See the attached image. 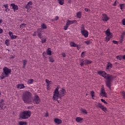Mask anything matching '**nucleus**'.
<instances>
[{
    "mask_svg": "<svg viewBox=\"0 0 125 125\" xmlns=\"http://www.w3.org/2000/svg\"><path fill=\"white\" fill-rule=\"evenodd\" d=\"M51 53H52V52L51 51V48H48L46 51V54L47 55L51 56Z\"/></svg>",
    "mask_w": 125,
    "mask_h": 125,
    "instance_id": "nucleus-23",
    "label": "nucleus"
},
{
    "mask_svg": "<svg viewBox=\"0 0 125 125\" xmlns=\"http://www.w3.org/2000/svg\"><path fill=\"white\" fill-rule=\"evenodd\" d=\"M3 6H4V8L5 9H7L8 8V4L6 3L5 4L3 5Z\"/></svg>",
    "mask_w": 125,
    "mask_h": 125,
    "instance_id": "nucleus-45",
    "label": "nucleus"
},
{
    "mask_svg": "<svg viewBox=\"0 0 125 125\" xmlns=\"http://www.w3.org/2000/svg\"><path fill=\"white\" fill-rule=\"evenodd\" d=\"M33 101L34 104H40V103L41 102V99L39 96L35 95Z\"/></svg>",
    "mask_w": 125,
    "mask_h": 125,
    "instance_id": "nucleus-10",
    "label": "nucleus"
},
{
    "mask_svg": "<svg viewBox=\"0 0 125 125\" xmlns=\"http://www.w3.org/2000/svg\"><path fill=\"white\" fill-rule=\"evenodd\" d=\"M84 65V63H83V62H81L80 64V65L81 66V67H83Z\"/></svg>",
    "mask_w": 125,
    "mask_h": 125,
    "instance_id": "nucleus-54",
    "label": "nucleus"
},
{
    "mask_svg": "<svg viewBox=\"0 0 125 125\" xmlns=\"http://www.w3.org/2000/svg\"><path fill=\"white\" fill-rule=\"evenodd\" d=\"M26 24L25 23H22L21 25H20V28L21 29H23V28H25V27H26Z\"/></svg>",
    "mask_w": 125,
    "mask_h": 125,
    "instance_id": "nucleus-39",
    "label": "nucleus"
},
{
    "mask_svg": "<svg viewBox=\"0 0 125 125\" xmlns=\"http://www.w3.org/2000/svg\"><path fill=\"white\" fill-rule=\"evenodd\" d=\"M32 5H33V2L30 1L28 2L25 7L27 9L29 8H32Z\"/></svg>",
    "mask_w": 125,
    "mask_h": 125,
    "instance_id": "nucleus-20",
    "label": "nucleus"
},
{
    "mask_svg": "<svg viewBox=\"0 0 125 125\" xmlns=\"http://www.w3.org/2000/svg\"><path fill=\"white\" fill-rule=\"evenodd\" d=\"M54 122L57 125H61L62 123V120L59 119L58 118H55L54 120Z\"/></svg>",
    "mask_w": 125,
    "mask_h": 125,
    "instance_id": "nucleus-19",
    "label": "nucleus"
},
{
    "mask_svg": "<svg viewBox=\"0 0 125 125\" xmlns=\"http://www.w3.org/2000/svg\"><path fill=\"white\" fill-rule=\"evenodd\" d=\"M77 18L81 19L82 18V12H78L76 13Z\"/></svg>",
    "mask_w": 125,
    "mask_h": 125,
    "instance_id": "nucleus-25",
    "label": "nucleus"
},
{
    "mask_svg": "<svg viewBox=\"0 0 125 125\" xmlns=\"http://www.w3.org/2000/svg\"><path fill=\"white\" fill-rule=\"evenodd\" d=\"M74 23H78V21H77L76 20H67L66 21V24L70 26V25H72V24H74Z\"/></svg>",
    "mask_w": 125,
    "mask_h": 125,
    "instance_id": "nucleus-13",
    "label": "nucleus"
},
{
    "mask_svg": "<svg viewBox=\"0 0 125 125\" xmlns=\"http://www.w3.org/2000/svg\"><path fill=\"white\" fill-rule=\"evenodd\" d=\"M8 35L10 36L11 40H15V39H17V36L13 35V32L11 31L8 32Z\"/></svg>",
    "mask_w": 125,
    "mask_h": 125,
    "instance_id": "nucleus-15",
    "label": "nucleus"
},
{
    "mask_svg": "<svg viewBox=\"0 0 125 125\" xmlns=\"http://www.w3.org/2000/svg\"><path fill=\"white\" fill-rule=\"evenodd\" d=\"M85 11H86V12H88V11H90V10H89V9L88 8H85Z\"/></svg>",
    "mask_w": 125,
    "mask_h": 125,
    "instance_id": "nucleus-56",
    "label": "nucleus"
},
{
    "mask_svg": "<svg viewBox=\"0 0 125 125\" xmlns=\"http://www.w3.org/2000/svg\"><path fill=\"white\" fill-rule=\"evenodd\" d=\"M96 107L101 109L103 111H104V112H105V113H106V111H107V108L105 107L104 105H102L101 103H97L96 104Z\"/></svg>",
    "mask_w": 125,
    "mask_h": 125,
    "instance_id": "nucleus-9",
    "label": "nucleus"
},
{
    "mask_svg": "<svg viewBox=\"0 0 125 125\" xmlns=\"http://www.w3.org/2000/svg\"><path fill=\"white\" fill-rule=\"evenodd\" d=\"M27 109H32V106H28V107H27Z\"/></svg>",
    "mask_w": 125,
    "mask_h": 125,
    "instance_id": "nucleus-61",
    "label": "nucleus"
},
{
    "mask_svg": "<svg viewBox=\"0 0 125 125\" xmlns=\"http://www.w3.org/2000/svg\"><path fill=\"white\" fill-rule=\"evenodd\" d=\"M84 43H86L87 45H89V44H91L92 43V42L90 40H88L84 42Z\"/></svg>",
    "mask_w": 125,
    "mask_h": 125,
    "instance_id": "nucleus-28",
    "label": "nucleus"
},
{
    "mask_svg": "<svg viewBox=\"0 0 125 125\" xmlns=\"http://www.w3.org/2000/svg\"><path fill=\"white\" fill-rule=\"evenodd\" d=\"M19 125H27V122H23V121H20L19 122Z\"/></svg>",
    "mask_w": 125,
    "mask_h": 125,
    "instance_id": "nucleus-30",
    "label": "nucleus"
},
{
    "mask_svg": "<svg viewBox=\"0 0 125 125\" xmlns=\"http://www.w3.org/2000/svg\"><path fill=\"white\" fill-rule=\"evenodd\" d=\"M2 22V20L0 19V24Z\"/></svg>",
    "mask_w": 125,
    "mask_h": 125,
    "instance_id": "nucleus-62",
    "label": "nucleus"
},
{
    "mask_svg": "<svg viewBox=\"0 0 125 125\" xmlns=\"http://www.w3.org/2000/svg\"><path fill=\"white\" fill-rule=\"evenodd\" d=\"M41 28L42 29H47V26H46V24H45V23H41Z\"/></svg>",
    "mask_w": 125,
    "mask_h": 125,
    "instance_id": "nucleus-26",
    "label": "nucleus"
},
{
    "mask_svg": "<svg viewBox=\"0 0 125 125\" xmlns=\"http://www.w3.org/2000/svg\"><path fill=\"white\" fill-rule=\"evenodd\" d=\"M81 33L82 36L84 37L85 38H88V31L87 30H85L84 28V26L83 25H82V27H81Z\"/></svg>",
    "mask_w": 125,
    "mask_h": 125,
    "instance_id": "nucleus-7",
    "label": "nucleus"
},
{
    "mask_svg": "<svg viewBox=\"0 0 125 125\" xmlns=\"http://www.w3.org/2000/svg\"><path fill=\"white\" fill-rule=\"evenodd\" d=\"M5 43L7 46H8L9 45V40H6L5 41Z\"/></svg>",
    "mask_w": 125,
    "mask_h": 125,
    "instance_id": "nucleus-37",
    "label": "nucleus"
},
{
    "mask_svg": "<svg viewBox=\"0 0 125 125\" xmlns=\"http://www.w3.org/2000/svg\"><path fill=\"white\" fill-rule=\"evenodd\" d=\"M82 61L83 63H84V65H88L92 63V61H91L90 60L83 59Z\"/></svg>",
    "mask_w": 125,
    "mask_h": 125,
    "instance_id": "nucleus-14",
    "label": "nucleus"
},
{
    "mask_svg": "<svg viewBox=\"0 0 125 125\" xmlns=\"http://www.w3.org/2000/svg\"><path fill=\"white\" fill-rule=\"evenodd\" d=\"M86 53V52L85 51H84V52H83L81 54V57L82 58H84V56H85V53Z\"/></svg>",
    "mask_w": 125,
    "mask_h": 125,
    "instance_id": "nucleus-34",
    "label": "nucleus"
},
{
    "mask_svg": "<svg viewBox=\"0 0 125 125\" xmlns=\"http://www.w3.org/2000/svg\"><path fill=\"white\" fill-rule=\"evenodd\" d=\"M82 113H83V114H85V115L87 114V111H86V109H82Z\"/></svg>",
    "mask_w": 125,
    "mask_h": 125,
    "instance_id": "nucleus-38",
    "label": "nucleus"
},
{
    "mask_svg": "<svg viewBox=\"0 0 125 125\" xmlns=\"http://www.w3.org/2000/svg\"><path fill=\"white\" fill-rule=\"evenodd\" d=\"M110 29L109 28H108L105 31V34L106 36L105 39V42H108L112 38H113V35H112V33H111Z\"/></svg>",
    "mask_w": 125,
    "mask_h": 125,
    "instance_id": "nucleus-5",
    "label": "nucleus"
},
{
    "mask_svg": "<svg viewBox=\"0 0 125 125\" xmlns=\"http://www.w3.org/2000/svg\"><path fill=\"white\" fill-rule=\"evenodd\" d=\"M40 39H41L42 43H44L46 42V38H43L42 37H41V38H40Z\"/></svg>",
    "mask_w": 125,
    "mask_h": 125,
    "instance_id": "nucleus-29",
    "label": "nucleus"
},
{
    "mask_svg": "<svg viewBox=\"0 0 125 125\" xmlns=\"http://www.w3.org/2000/svg\"><path fill=\"white\" fill-rule=\"evenodd\" d=\"M22 99L26 104L31 103V102H32V93L28 91H25L22 94Z\"/></svg>",
    "mask_w": 125,
    "mask_h": 125,
    "instance_id": "nucleus-2",
    "label": "nucleus"
},
{
    "mask_svg": "<svg viewBox=\"0 0 125 125\" xmlns=\"http://www.w3.org/2000/svg\"><path fill=\"white\" fill-rule=\"evenodd\" d=\"M27 83L28 84H32V83H34V80L32 79H29L27 81Z\"/></svg>",
    "mask_w": 125,
    "mask_h": 125,
    "instance_id": "nucleus-31",
    "label": "nucleus"
},
{
    "mask_svg": "<svg viewBox=\"0 0 125 125\" xmlns=\"http://www.w3.org/2000/svg\"><path fill=\"white\" fill-rule=\"evenodd\" d=\"M37 33L38 34V36L39 39H42V30L40 28L37 29Z\"/></svg>",
    "mask_w": 125,
    "mask_h": 125,
    "instance_id": "nucleus-16",
    "label": "nucleus"
},
{
    "mask_svg": "<svg viewBox=\"0 0 125 125\" xmlns=\"http://www.w3.org/2000/svg\"><path fill=\"white\" fill-rule=\"evenodd\" d=\"M125 31L123 32V33L122 34L121 39H124V38H125Z\"/></svg>",
    "mask_w": 125,
    "mask_h": 125,
    "instance_id": "nucleus-43",
    "label": "nucleus"
},
{
    "mask_svg": "<svg viewBox=\"0 0 125 125\" xmlns=\"http://www.w3.org/2000/svg\"><path fill=\"white\" fill-rule=\"evenodd\" d=\"M45 117H48V113H47V114H46Z\"/></svg>",
    "mask_w": 125,
    "mask_h": 125,
    "instance_id": "nucleus-63",
    "label": "nucleus"
},
{
    "mask_svg": "<svg viewBox=\"0 0 125 125\" xmlns=\"http://www.w3.org/2000/svg\"><path fill=\"white\" fill-rule=\"evenodd\" d=\"M68 28H69V26L67 23H66V25L64 26L63 29L65 31H67V30H68Z\"/></svg>",
    "mask_w": 125,
    "mask_h": 125,
    "instance_id": "nucleus-36",
    "label": "nucleus"
},
{
    "mask_svg": "<svg viewBox=\"0 0 125 125\" xmlns=\"http://www.w3.org/2000/svg\"><path fill=\"white\" fill-rule=\"evenodd\" d=\"M49 62H52V63L54 62V60L53 59V58H52V57H49Z\"/></svg>",
    "mask_w": 125,
    "mask_h": 125,
    "instance_id": "nucleus-40",
    "label": "nucleus"
},
{
    "mask_svg": "<svg viewBox=\"0 0 125 125\" xmlns=\"http://www.w3.org/2000/svg\"><path fill=\"white\" fill-rule=\"evenodd\" d=\"M101 101H102V102H103V103H104V104H108V103H107V102H106V101H105V100L103 99H101Z\"/></svg>",
    "mask_w": 125,
    "mask_h": 125,
    "instance_id": "nucleus-46",
    "label": "nucleus"
},
{
    "mask_svg": "<svg viewBox=\"0 0 125 125\" xmlns=\"http://www.w3.org/2000/svg\"><path fill=\"white\" fill-rule=\"evenodd\" d=\"M112 68H113V64L110 62H107L106 71H110Z\"/></svg>",
    "mask_w": 125,
    "mask_h": 125,
    "instance_id": "nucleus-18",
    "label": "nucleus"
},
{
    "mask_svg": "<svg viewBox=\"0 0 125 125\" xmlns=\"http://www.w3.org/2000/svg\"><path fill=\"white\" fill-rule=\"evenodd\" d=\"M45 82L47 84H48V83H50V81H49V80H48V79H46Z\"/></svg>",
    "mask_w": 125,
    "mask_h": 125,
    "instance_id": "nucleus-53",
    "label": "nucleus"
},
{
    "mask_svg": "<svg viewBox=\"0 0 125 125\" xmlns=\"http://www.w3.org/2000/svg\"><path fill=\"white\" fill-rule=\"evenodd\" d=\"M59 20V17L56 16L55 17V20L56 21H57V20Z\"/></svg>",
    "mask_w": 125,
    "mask_h": 125,
    "instance_id": "nucleus-50",
    "label": "nucleus"
},
{
    "mask_svg": "<svg viewBox=\"0 0 125 125\" xmlns=\"http://www.w3.org/2000/svg\"><path fill=\"white\" fill-rule=\"evenodd\" d=\"M17 88L20 89H23V88H25V85H24V84H18Z\"/></svg>",
    "mask_w": 125,
    "mask_h": 125,
    "instance_id": "nucleus-22",
    "label": "nucleus"
},
{
    "mask_svg": "<svg viewBox=\"0 0 125 125\" xmlns=\"http://www.w3.org/2000/svg\"><path fill=\"white\" fill-rule=\"evenodd\" d=\"M4 100L2 99L0 101V109L2 110L3 109V106H4Z\"/></svg>",
    "mask_w": 125,
    "mask_h": 125,
    "instance_id": "nucleus-21",
    "label": "nucleus"
},
{
    "mask_svg": "<svg viewBox=\"0 0 125 125\" xmlns=\"http://www.w3.org/2000/svg\"><path fill=\"white\" fill-rule=\"evenodd\" d=\"M76 47L77 48L78 50H80L81 49V45L76 44Z\"/></svg>",
    "mask_w": 125,
    "mask_h": 125,
    "instance_id": "nucleus-44",
    "label": "nucleus"
},
{
    "mask_svg": "<svg viewBox=\"0 0 125 125\" xmlns=\"http://www.w3.org/2000/svg\"><path fill=\"white\" fill-rule=\"evenodd\" d=\"M120 6V8L121 9H124V8H125V4H122V3H120L119 4Z\"/></svg>",
    "mask_w": 125,
    "mask_h": 125,
    "instance_id": "nucleus-35",
    "label": "nucleus"
},
{
    "mask_svg": "<svg viewBox=\"0 0 125 125\" xmlns=\"http://www.w3.org/2000/svg\"><path fill=\"white\" fill-rule=\"evenodd\" d=\"M113 75H111L108 77L107 78L105 79V83L106 85L108 88L111 89V85H112V81L113 80Z\"/></svg>",
    "mask_w": 125,
    "mask_h": 125,
    "instance_id": "nucleus-6",
    "label": "nucleus"
},
{
    "mask_svg": "<svg viewBox=\"0 0 125 125\" xmlns=\"http://www.w3.org/2000/svg\"><path fill=\"white\" fill-rule=\"evenodd\" d=\"M95 93L94 92V91H91V96H92L93 99V97H94V94H95Z\"/></svg>",
    "mask_w": 125,
    "mask_h": 125,
    "instance_id": "nucleus-47",
    "label": "nucleus"
},
{
    "mask_svg": "<svg viewBox=\"0 0 125 125\" xmlns=\"http://www.w3.org/2000/svg\"><path fill=\"white\" fill-rule=\"evenodd\" d=\"M11 6L12 7V9L14 10V11L15 12L16 10H18V6L15 4V3H12L10 4Z\"/></svg>",
    "mask_w": 125,
    "mask_h": 125,
    "instance_id": "nucleus-17",
    "label": "nucleus"
},
{
    "mask_svg": "<svg viewBox=\"0 0 125 125\" xmlns=\"http://www.w3.org/2000/svg\"><path fill=\"white\" fill-rule=\"evenodd\" d=\"M117 4H119V1H118L117 0H116L114 4H113V6H117Z\"/></svg>",
    "mask_w": 125,
    "mask_h": 125,
    "instance_id": "nucleus-42",
    "label": "nucleus"
},
{
    "mask_svg": "<svg viewBox=\"0 0 125 125\" xmlns=\"http://www.w3.org/2000/svg\"><path fill=\"white\" fill-rule=\"evenodd\" d=\"M11 74V69L8 68L7 67H4L3 68V72L1 74V80H4L5 78L9 77V75Z\"/></svg>",
    "mask_w": 125,
    "mask_h": 125,
    "instance_id": "nucleus-3",
    "label": "nucleus"
},
{
    "mask_svg": "<svg viewBox=\"0 0 125 125\" xmlns=\"http://www.w3.org/2000/svg\"><path fill=\"white\" fill-rule=\"evenodd\" d=\"M122 24L124 26H125V19L122 20Z\"/></svg>",
    "mask_w": 125,
    "mask_h": 125,
    "instance_id": "nucleus-49",
    "label": "nucleus"
},
{
    "mask_svg": "<svg viewBox=\"0 0 125 125\" xmlns=\"http://www.w3.org/2000/svg\"><path fill=\"white\" fill-rule=\"evenodd\" d=\"M59 86H58L54 91L53 96V99L54 100H57L58 101V98H60L61 99V97H63V96L66 95V89L64 88H62L59 90Z\"/></svg>",
    "mask_w": 125,
    "mask_h": 125,
    "instance_id": "nucleus-1",
    "label": "nucleus"
},
{
    "mask_svg": "<svg viewBox=\"0 0 125 125\" xmlns=\"http://www.w3.org/2000/svg\"><path fill=\"white\" fill-rule=\"evenodd\" d=\"M83 119L80 117H77L76 118V121L77 122V123H82V122H83Z\"/></svg>",
    "mask_w": 125,
    "mask_h": 125,
    "instance_id": "nucleus-24",
    "label": "nucleus"
},
{
    "mask_svg": "<svg viewBox=\"0 0 125 125\" xmlns=\"http://www.w3.org/2000/svg\"><path fill=\"white\" fill-rule=\"evenodd\" d=\"M113 43H114V44H118L119 42L116 41L115 40L112 41Z\"/></svg>",
    "mask_w": 125,
    "mask_h": 125,
    "instance_id": "nucleus-48",
    "label": "nucleus"
},
{
    "mask_svg": "<svg viewBox=\"0 0 125 125\" xmlns=\"http://www.w3.org/2000/svg\"><path fill=\"white\" fill-rule=\"evenodd\" d=\"M47 89H50L49 88V83L47 84Z\"/></svg>",
    "mask_w": 125,
    "mask_h": 125,
    "instance_id": "nucleus-58",
    "label": "nucleus"
},
{
    "mask_svg": "<svg viewBox=\"0 0 125 125\" xmlns=\"http://www.w3.org/2000/svg\"><path fill=\"white\" fill-rule=\"evenodd\" d=\"M58 1V3L60 4V5H63L64 4V1L65 0H57Z\"/></svg>",
    "mask_w": 125,
    "mask_h": 125,
    "instance_id": "nucleus-27",
    "label": "nucleus"
},
{
    "mask_svg": "<svg viewBox=\"0 0 125 125\" xmlns=\"http://www.w3.org/2000/svg\"><path fill=\"white\" fill-rule=\"evenodd\" d=\"M31 115H32V112L30 110H24L20 113V117L21 119L25 120L30 118Z\"/></svg>",
    "mask_w": 125,
    "mask_h": 125,
    "instance_id": "nucleus-4",
    "label": "nucleus"
},
{
    "mask_svg": "<svg viewBox=\"0 0 125 125\" xmlns=\"http://www.w3.org/2000/svg\"><path fill=\"white\" fill-rule=\"evenodd\" d=\"M5 11H6V12H8L10 11V9H9L8 8L7 9H5Z\"/></svg>",
    "mask_w": 125,
    "mask_h": 125,
    "instance_id": "nucleus-52",
    "label": "nucleus"
},
{
    "mask_svg": "<svg viewBox=\"0 0 125 125\" xmlns=\"http://www.w3.org/2000/svg\"><path fill=\"white\" fill-rule=\"evenodd\" d=\"M101 96H102L103 97H105L107 98V93L105 91V88H104V87H103L101 89Z\"/></svg>",
    "mask_w": 125,
    "mask_h": 125,
    "instance_id": "nucleus-11",
    "label": "nucleus"
},
{
    "mask_svg": "<svg viewBox=\"0 0 125 125\" xmlns=\"http://www.w3.org/2000/svg\"><path fill=\"white\" fill-rule=\"evenodd\" d=\"M97 74L105 79H107L108 77L111 76V75L107 74L104 71H98Z\"/></svg>",
    "mask_w": 125,
    "mask_h": 125,
    "instance_id": "nucleus-8",
    "label": "nucleus"
},
{
    "mask_svg": "<svg viewBox=\"0 0 125 125\" xmlns=\"http://www.w3.org/2000/svg\"><path fill=\"white\" fill-rule=\"evenodd\" d=\"M70 46H71V47H76L77 44L74 42H70Z\"/></svg>",
    "mask_w": 125,
    "mask_h": 125,
    "instance_id": "nucleus-32",
    "label": "nucleus"
},
{
    "mask_svg": "<svg viewBox=\"0 0 125 125\" xmlns=\"http://www.w3.org/2000/svg\"><path fill=\"white\" fill-rule=\"evenodd\" d=\"M110 20V18L108 17V16L106 14H103V17L102 18V21L104 22H107L108 20Z\"/></svg>",
    "mask_w": 125,
    "mask_h": 125,
    "instance_id": "nucleus-12",
    "label": "nucleus"
},
{
    "mask_svg": "<svg viewBox=\"0 0 125 125\" xmlns=\"http://www.w3.org/2000/svg\"><path fill=\"white\" fill-rule=\"evenodd\" d=\"M122 58H123V59H124V60H125V55L122 56Z\"/></svg>",
    "mask_w": 125,
    "mask_h": 125,
    "instance_id": "nucleus-60",
    "label": "nucleus"
},
{
    "mask_svg": "<svg viewBox=\"0 0 125 125\" xmlns=\"http://www.w3.org/2000/svg\"><path fill=\"white\" fill-rule=\"evenodd\" d=\"M37 34V30L34 32V34H33L32 35V36H33V37H36V36H37V34Z\"/></svg>",
    "mask_w": 125,
    "mask_h": 125,
    "instance_id": "nucleus-51",
    "label": "nucleus"
},
{
    "mask_svg": "<svg viewBox=\"0 0 125 125\" xmlns=\"http://www.w3.org/2000/svg\"><path fill=\"white\" fill-rule=\"evenodd\" d=\"M23 67H22V68H25L26 67V65H23Z\"/></svg>",
    "mask_w": 125,
    "mask_h": 125,
    "instance_id": "nucleus-64",
    "label": "nucleus"
},
{
    "mask_svg": "<svg viewBox=\"0 0 125 125\" xmlns=\"http://www.w3.org/2000/svg\"><path fill=\"white\" fill-rule=\"evenodd\" d=\"M22 62L23 63V65L26 66V65L27 64V62H28V61L27 60H24L22 61Z\"/></svg>",
    "mask_w": 125,
    "mask_h": 125,
    "instance_id": "nucleus-41",
    "label": "nucleus"
},
{
    "mask_svg": "<svg viewBox=\"0 0 125 125\" xmlns=\"http://www.w3.org/2000/svg\"><path fill=\"white\" fill-rule=\"evenodd\" d=\"M124 42V39L121 38L120 42Z\"/></svg>",
    "mask_w": 125,
    "mask_h": 125,
    "instance_id": "nucleus-59",
    "label": "nucleus"
},
{
    "mask_svg": "<svg viewBox=\"0 0 125 125\" xmlns=\"http://www.w3.org/2000/svg\"><path fill=\"white\" fill-rule=\"evenodd\" d=\"M123 58V55H119L116 56V59L118 60H121Z\"/></svg>",
    "mask_w": 125,
    "mask_h": 125,
    "instance_id": "nucleus-33",
    "label": "nucleus"
},
{
    "mask_svg": "<svg viewBox=\"0 0 125 125\" xmlns=\"http://www.w3.org/2000/svg\"><path fill=\"white\" fill-rule=\"evenodd\" d=\"M62 56L63 58L66 57V54H65V53L62 54Z\"/></svg>",
    "mask_w": 125,
    "mask_h": 125,
    "instance_id": "nucleus-57",
    "label": "nucleus"
},
{
    "mask_svg": "<svg viewBox=\"0 0 125 125\" xmlns=\"http://www.w3.org/2000/svg\"><path fill=\"white\" fill-rule=\"evenodd\" d=\"M2 33H3V30L0 27V34H2Z\"/></svg>",
    "mask_w": 125,
    "mask_h": 125,
    "instance_id": "nucleus-55",
    "label": "nucleus"
}]
</instances>
